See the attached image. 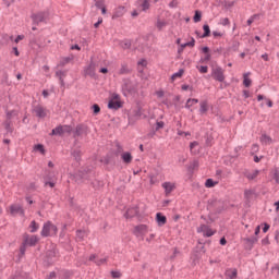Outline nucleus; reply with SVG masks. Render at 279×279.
<instances>
[{"mask_svg":"<svg viewBox=\"0 0 279 279\" xmlns=\"http://www.w3.org/2000/svg\"><path fill=\"white\" fill-rule=\"evenodd\" d=\"M207 210H215L216 215H221L226 210V201L213 197L207 201Z\"/></svg>","mask_w":279,"mask_h":279,"instance_id":"nucleus-1","label":"nucleus"},{"mask_svg":"<svg viewBox=\"0 0 279 279\" xmlns=\"http://www.w3.org/2000/svg\"><path fill=\"white\" fill-rule=\"evenodd\" d=\"M58 254H60V251H58L56 246L49 248L43 257V266L46 268L53 267L56 258H58Z\"/></svg>","mask_w":279,"mask_h":279,"instance_id":"nucleus-2","label":"nucleus"},{"mask_svg":"<svg viewBox=\"0 0 279 279\" xmlns=\"http://www.w3.org/2000/svg\"><path fill=\"white\" fill-rule=\"evenodd\" d=\"M138 93V85L130 78H124L122 84V95L128 97V95L134 96Z\"/></svg>","mask_w":279,"mask_h":279,"instance_id":"nucleus-3","label":"nucleus"},{"mask_svg":"<svg viewBox=\"0 0 279 279\" xmlns=\"http://www.w3.org/2000/svg\"><path fill=\"white\" fill-rule=\"evenodd\" d=\"M90 173H93V167L87 166L81 168L75 174L74 180L75 182L82 183L84 180H88L90 178Z\"/></svg>","mask_w":279,"mask_h":279,"instance_id":"nucleus-4","label":"nucleus"},{"mask_svg":"<svg viewBox=\"0 0 279 279\" xmlns=\"http://www.w3.org/2000/svg\"><path fill=\"white\" fill-rule=\"evenodd\" d=\"M107 108L109 110H120V108H123L121 96L117 93H113L108 101Z\"/></svg>","mask_w":279,"mask_h":279,"instance_id":"nucleus-5","label":"nucleus"},{"mask_svg":"<svg viewBox=\"0 0 279 279\" xmlns=\"http://www.w3.org/2000/svg\"><path fill=\"white\" fill-rule=\"evenodd\" d=\"M97 68V63L93 61V57L90 58L89 64L84 66L83 75L84 77H92V80H97V73L95 72Z\"/></svg>","mask_w":279,"mask_h":279,"instance_id":"nucleus-6","label":"nucleus"},{"mask_svg":"<svg viewBox=\"0 0 279 279\" xmlns=\"http://www.w3.org/2000/svg\"><path fill=\"white\" fill-rule=\"evenodd\" d=\"M23 241H26L27 247H36L38 241H40V238H38V235H29V233H24Z\"/></svg>","mask_w":279,"mask_h":279,"instance_id":"nucleus-7","label":"nucleus"},{"mask_svg":"<svg viewBox=\"0 0 279 279\" xmlns=\"http://www.w3.org/2000/svg\"><path fill=\"white\" fill-rule=\"evenodd\" d=\"M100 162L102 165H111V167H114L117 165V159L114 158V151H109L105 156L100 158Z\"/></svg>","mask_w":279,"mask_h":279,"instance_id":"nucleus-8","label":"nucleus"},{"mask_svg":"<svg viewBox=\"0 0 279 279\" xmlns=\"http://www.w3.org/2000/svg\"><path fill=\"white\" fill-rule=\"evenodd\" d=\"M47 16H48L47 12L33 13L31 15L33 25H40V23H45V21H47Z\"/></svg>","mask_w":279,"mask_h":279,"instance_id":"nucleus-9","label":"nucleus"},{"mask_svg":"<svg viewBox=\"0 0 279 279\" xmlns=\"http://www.w3.org/2000/svg\"><path fill=\"white\" fill-rule=\"evenodd\" d=\"M211 77L216 80V82H225L226 75H223V69L221 66L213 68Z\"/></svg>","mask_w":279,"mask_h":279,"instance_id":"nucleus-10","label":"nucleus"},{"mask_svg":"<svg viewBox=\"0 0 279 279\" xmlns=\"http://www.w3.org/2000/svg\"><path fill=\"white\" fill-rule=\"evenodd\" d=\"M87 132H88V126L84 123H80L76 125L73 132V138H77L78 136L87 134Z\"/></svg>","mask_w":279,"mask_h":279,"instance_id":"nucleus-11","label":"nucleus"},{"mask_svg":"<svg viewBox=\"0 0 279 279\" xmlns=\"http://www.w3.org/2000/svg\"><path fill=\"white\" fill-rule=\"evenodd\" d=\"M202 53H205V57L199 59V63L204 64L205 62H210L213 54H210V47L204 46L201 48Z\"/></svg>","mask_w":279,"mask_h":279,"instance_id":"nucleus-12","label":"nucleus"},{"mask_svg":"<svg viewBox=\"0 0 279 279\" xmlns=\"http://www.w3.org/2000/svg\"><path fill=\"white\" fill-rule=\"evenodd\" d=\"M138 215H140L138 206H134L126 210V213L124 214V217L126 219H133V217H138Z\"/></svg>","mask_w":279,"mask_h":279,"instance_id":"nucleus-13","label":"nucleus"},{"mask_svg":"<svg viewBox=\"0 0 279 279\" xmlns=\"http://www.w3.org/2000/svg\"><path fill=\"white\" fill-rule=\"evenodd\" d=\"M40 234L44 238L51 236V221L44 223Z\"/></svg>","mask_w":279,"mask_h":279,"instance_id":"nucleus-14","label":"nucleus"},{"mask_svg":"<svg viewBox=\"0 0 279 279\" xmlns=\"http://www.w3.org/2000/svg\"><path fill=\"white\" fill-rule=\"evenodd\" d=\"M155 220L157 222V226L159 228H162V226H165L167 223V216H165L162 213H157Z\"/></svg>","mask_w":279,"mask_h":279,"instance_id":"nucleus-15","label":"nucleus"},{"mask_svg":"<svg viewBox=\"0 0 279 279\" xmlns=\"http://www.w3.org/2000/svg\"><path fill=\"white\" fill-rule=\"evenodd\" d=\"M125 12H128L125 7H123V5L118 7L113 12L112 20L114 21L116 19H121V16H123V14H125Z\"/></svg>","mask_w":279,"mask_h":279,"instance_id":"nucleus-16","label":"nucleus"},{"mask_svg":"<svg viewBox=\"0 0 279 279\" xmlns=\"http://www.w3.org/2000/svg\"><path fill=\"white\" fill-rule=\"evenodd\" d=\"M203 256H204V254L199 251V246H196L193 250V255H192L193 263H199V260H202Z\"/></svg>","mask_w":279,"mask_h":279,"instance_id":"nucleus-17","label":"nucleus"},{"mask_svg":"<svg viewBox=\"0 0 279 279\" xmlns=\"http://www.w3.org/2000/svg\"><path fill=\"white\" fill-rule=\"evenodd\" d=\"M145 232H147V225H137L134 228L133 234L138 236L140 234H145Z\"/></svg>","mask_w":279,"mask_h":279,"instance_id":"nucleus-18","label":"nucleus"},{"mask_svg":"<svg viewBox=\"0 0 279 279\" xmlns=\"http://www.w3.org/2000/svg\"><path fill=\"white\" fill-rule=\"evenodd\" d=\"M133 156H132V153L130 151H124L121 154V160L122 162H124V165H130L133 160Z\"/></svg>","mask_w":279,"mask_h":279,"instance_id":"nucleus-19","label":"nucleus"},{"mask_svg":"<svg viewBox=\"0 0 279 279\" xmlns=\"http://www.w3.org/2000/svg\"><path fill=\"white\" fill-rule=\"evenodd\" d=\"M10 213L11 215H25V210H23V207L21 205H11L10 206Z\"/></svg>","mask_w":279,"mask_h":279,"instance_id":"nucleus-20","label":"nucleus"},{"mask_svg":"<svg viewBox=\"0 0 279 279\" xmlns=\"http://www.w3.org/2000/svg\"><path fill=\"white\" fill-rule=\"evenodd\" d=\"M162 189H165L166 195H171V193L173 192V189H175V185L172 184L171 182H163Z\"/></svg>","mask_w":279,"mask_h":279,"instance_id":"nucleus-21","label":"nucleus"},{"mask_svg":"<svg viewBox=\"0 0 279 279\" xmlns=\"http://www.w3.org/2000/svg\"><path fill=\"white\" fill-rule=\"evenodd\" d=\"M56 77L59 78L61 88H64L65 84H64V78L63 77H66V72H64L62 70H59V71L56 72Z\"/></svg>","mask_w":279,"mask_h":279,"instance_id":"nucleus-22","label":"nucleus"},{"mask_svg":"<svg viewBox=\"0 0 279 279\" xmlns=\"http://www.w3.org/2000/svg\"><path fill=\"white\" fill-rule=\"evenodd\" d=\"M258 173H260L259 170H254L253 173L245 170L243 172V175H244V178H247L248 180H256V178H258Z\"/></svg>","mask_w":279,"mask_h":279,"instance_id":"nucleus-23","label":"nucleus"},{"mask_svg":"<svg viewBox=\"0 0 279 279\" xmlns=\"http://www.w3.org/2000/svg\"><path fill=\"white\" fill-rule=\"evenodd\" d=\"M34 111L36 113V117H38L39 119H45V117H47L45 108H43L41 106L35 107Z\"/></svg>","mask_w":279,"mask_h":279,"instance_id":"nucleus-24","label":"nucleus"},{"mask_svg":"<svg viewBox=\"0 0 279 279\" xmlns=\"http://www.w3.org/2000/svg\"><path fill=\"white\" fill-rule=\"evenodd\" d=\"M238 276L239 270H236V268L226 270V277L228 279H236Z\"/></svg>","mask_w":279,"mask_h":279,"instance_id":"nucleus-25","label":"nucleus"},{"mask_svg":"<svg viewBox=\"0 0 279 279\" xmlns=\"http://www.w3.org/2000/svg\"><path fill=\"white\" fill-rule=\"evenodd\" d=\"M64 131L62 130V125H58L57 128L51 130L50 136H62Z\"/></svg>","mask_w":279,"mask_h":279,"instance_id":"nucleus-26","label":"nucleus"},{"mask_svg":"<svg viewBox=\"0 0 279 279\" xmlns=\"http://www.w3.org/2000/svg\"><path fill=\"white\" fill-rule=\"evenodd\" d=\"M243 86L250 88L252 86V78H250V72L243 74Z\"/></svg>","mask_w":279,"mask_h":279,"instance_id":"nucleus-27","label":"nucleus"},{"mask_svg":"<svg viewBox=\"0 0 279 279\" xmlns=\"http://www.w3.org/2000/svg\"><path fill=\"white\" fill-rule=\"evenodd\" d=\"M90 185L93 189H95V191H99V189H104V181L95 179L92 181Z\"/></svg>","mask_w":279,"mask_h":279,"instance_id":"nucleus-28","label":"nucleus"},{"mask_svg":"<svg viewBox=\"0 0 279 279\" xmlns=\"http://www.w3.org/2000/svg\"><path fill=\"white\" fill-rule=\"evenodd\" d=\"M203 34L199 36V38H208L210 37V26L208 24L203 25Z\"/></svg>","mask_w":279,"mask_h":279,"instance_id":"nucleus-29","label":"nucleus"},{"mask_svg":"<svg viewBox=\"0 0 279 279\" xmlns=\"http://www.w3.org/2000/svg\"><path fill=\"white\" fill-rule=\"evenodd\" d=\"M218 184H219V182H217L210 178L205 181L206 189H215V186H217Z\"/></svg>","mask_w":279,"mask_h":279,"instance_id":"nucleus-30","label":"nucleus"},{"mask_svg":"<svg viewBox=\"0 0 279 279\" xmlns=\"http://www.w3.org/2000/svg\"><path fill=\"white\" fill-rule=\"evenodd\" d=\"M7 121H12V117H19V111L13 109L11 111H5Z\"/></svg>","mask_w":279,"mask_h":279,"instance_id":"nucleus-31","label":"nucleus"},{"mask_svg":"<svg viewBox=\"0 0 279 279\" xmlns=\"http://www.w3.org/2000/svg\"><path fill=\"white\" fill-rule=\"evenodd\" d=\"M213 143H215V137H213L210 134L205 135V145L206 147H213Z\"/></svg>","mask_w":279,"mask_h":279,"instance_id":"nucleus-32","label":"nucleus"},{"mask_svg":"<svg viewBox=\"0 0 279 279\" xmlns=\"http://www.w3.org/2000/svg\"><path fill=\"white\" fill-rule=\"evenodd\" d=\"M71 156L76 160V162H80L82 160V150L80 149H74L71 151Z\"/></svg>","mask_w":279,"mask_h":279,"instance_id":"nucleus-33","label":"nucleus"},{"mask_svg":"<svg viewBox=\"0 0 279 279\" xmlns=\"http://www.w3.org/2000/svg\"><path fill=\"white\" fill-rule=\"evenodd\" d=\"M216 232L217 231L211 230L210 227L207 226L205 232L203 233V236H205L206 239H210V236H215Z\"/></svg>","mask_w":279,"mask_h":279,"instance_id":"nucleus-34","label":"nucleus"},{"mask_svg":"<svg viewBox=\"0 0 279 279\" xmlns=\"http://www.w3.org/2000/svg\"><path fill=\"white\" fill-rule=\"evenodd\" d=\"M25 252H27V241L22 242V244L20 246L19 258H21L22 256H25Z\"/></svg>","mask_w":279,"mask_h":279,"instance_id":"nucleus-35","label":"nucleus"},{"mask_svg":"<svg viewBox=\"0 0 279 279\" xmlns=\"http://www.w3.org/2000/svg\"><path fill=\"white\" fill-rule=\"evenodd\" d=\"M182 75H184V69H180L178 72L173 73L171 75V82H175V80L182 77Z\"/></svg>","mask_w":279,"mask_h":279,"instance_id":"nucleus-36","label":"nucleus"},{"mask_svg":"<svg viewBox=\"0 0 279 279\" xmlns=\"http://www.w3.org/2000/svg\"><path fill=\"white\" fill-rule=\"evenodd\" d=\"M29 228H31V233L34 234L35 232H38V228H40V225H38L36 220H32Z\"/></svg>","mask_w":279,"mask_h":279,"instance_id":"nucleus-37","label":"nucleus"},{"mask_svg":"<svg viewBox=\"0 0 279 279\" xmlns=\"http://www.w3.org/2000/svg\"><path fill=\"white\" fill-rule=\"evenodd\" d=\"M4 130L9 133L12 134L14 132V128H12V121L5 120L4 121Z\"/></svg>","mask_w":279,"mask_h":279,"instance_id":"nucleus-38","label":"nucleus"},{"mask_svg":"<svg viewBox=\"0 0 279 279\" xmlns=\"http://www.w3.org/2000/svg\"><path fill=\"white\" fill-rule=\"evenodd\" d=\"M35 151H39V154H41L43 156H45V154H47V150H45V145L43 144H36L34 146Z\"/></svg>","mask_w":279,"mask_h":279,"instance_id":"nucleus-39","label":"nucleus"},{"mask_svg":"<svg viewBox=\"0 0 279 279\" xmlns=\"http://www.w3.org/2000/svg\"><path fill=\"white\" fill-rule=\"evenodd\" d=\"M199 106H201L199 112L202 114L206 113V111L208 110V101L203 100V101H201Z\"/></svg>","mask_w":279,"mask_h":279,"instance_id":"nucleus-40","label":"nucleus"},{"mask_svg":"<svg viewBox=\"0 0 279 279\" xmlns=\"http://www.w3.org/2000/svg\"><path fill=\"white\" fill-rule=\"evenodd\" d=\"M71 60H73V54H71V57L62 58L59 63V66H66V64H69V62H71Z\"/></svg>","mask_w":279,"mask_h":279,"instance_id":"nucleus-41","label":"nucleus"},{"mask_svg":"<svg viewBox=\"0 0 279 279\" xmlns=\"http://www.w3.org/2000/svg\"><path fill=\"white\" fill-rule=\"evenodd\" d=\"M132 72V70H130V68H128V65L122 64L121 69L119 71L120 75H128Z\"/></svg>","mask_w":279,"mask_h":279,"instance_id":"nucleus-42","label":"nucleus"},{"mask_svg":"<svg viewBox=\"0 0 279 279\" xmlns=\"http://www.w3.org/2000/svg\"><path fill=\"white\" fill-rule=\"evenodd\" d=\"M17 276L19 279H32L29 276V272L23 271V270H17Z\"/></svg>","mask_w":279,"mask_h":279,"instance_id":"nucleus-43","label":"nucleus"},{"mask_svg":"<svg viewBox=\"0 0 279 279\" xmlns=\"http://www.w3.org/2000/svg\"><path fill=\"white\" fill-rule=\"evenodd\" d=\"M197 167H199V161H198V160H194V161L187 167V171H190L191 173H193V171H195V169H197Z\"/></svg>","mask_w":279,"mask_h":279,"instance_id":"nucleus-44","label":"nucleus"},{"mask_svg":"<svg viewBox=\"0 0 279 279\" xmlns=\"http://www.w3.org/2000/svg\"><path fill=\"white\" fill-rule=\"evenodd\" d=\"M193 21H194L195 23H199V22L202 21V11L196 10V11L194 12Z\"/></svg>","mask_w":279,"mask_h":279,"instance_id":"nucleus-45","label":"nucleus"},{"mask_svg":"<svg viewBox=\"0 0 279 279\" xmlns=\"http://www.w3.org/2000/svg\"><path fill=\"white\" fill-rule=\"evenodd\" d=\"M131 116L135 117L137 120L143 117V112L141 111V107H137V109H134L131 112Z\"/></svg>","mask_w":279,"mask_h":279,"instance_id":"nucleus-46","label":"nucleus"},{"mask_svg":"<svg viewBox=\"0 0 279 279\" xmlns=\"http://www.w3.org/2000/svg\"><path fill=\"white\" fill-rule=\"evenodd\" d=\"M84 236H86V231L82 229L76 230V239H78V241H84Z\"/></svg>","mask_w":279,"mask_h":279,"instance_id":"nucleus-47","label":"nucleus"},{"mask_svg":"<svg viewBox=\"0 0 279 279\" xmlns=\"http://www.w3.org/2000/svg\"><path fill=\"white\" fill-rule=\"evenodd\" d=\"M244 241L246 243H250L251 247H254V243L258 242V238L256 236L245 238Z\"/></svg>","mask_w":279,"mask_h":279,"instance_id":"nucleus-48","label":"nucleus"},{"mask_svg":"<svg viewBox=\"0 0 279 279\" xmlns=\"http://www.w3.org/2000/svg\"><path fill=\"white\" fill-rule=\"evenodd\" d=\"M92 110H93V116L97 117V114H99V112H101V107H99L97 104H94L92 106Z\"/></svg>","mask_w":279,"mask_h":279,"instance_id":"nucleus-49","label":"nucleus"},{"mask_svg":"<svg viewBox=\"0 0 279 279\" xmlns=\"http://www.w3.org/2000/svg\"><path fill=\"white\" fill-rule=\"evenodd\" d=\"M63 134H73V126L71 125H62Z\"/></svg>","mask_w":279,"mask_h":279,"instance_id":"nucleus-50","label":"nucleus"},{"mask_svg":"<svg viewBox=\"0 0 279 279\" xmlns=\"http://www.w3.org/2000/svg\"><path fill=\"white\" fill-rule=\"evenodd\" d=\"M1 84H5L7 86H10V80H9V76H8V72H5V71L2 74Z\"/></svg>","mask_w":279,"mask_h":279,"instance_id":"nucleus-51","label":"nucleus"},{"mask_svg":"<svg viewBox=\"0 0 279 279\" xmlns=\"http://www.w3.org/2000/svg\"><path fill=\"white\" fill-rule=\"evenodd\" d=\"M95 1V7L97 10H101L104 7H106V1L104 0H94Z\"/></svg>","mask_w":279,"mask_h":279,"instance_id":"nucleus-52","label":"nucleus"},{"mask_svg":"<svg viewBox=\"0 0 279 279\" xmlns=\"http://www.w3.org/2000/svg\"><path fill=\"white\" fill-rule=\"evenodd\" d=\"M128 121H129V125H134V123L138 121V118H135L134 116H131V113H129Z\"/></svg>","mask_w":279,"mask_h":279,"instance_id":"nucleus-53","label":"nucleus"},{"mask_svg":"<svg viewBox=\"0 0 279 279\" xmlns=\"http://www.w3.org/2000/svg\"><path fill=\"white\" fill-rule=\"evenodd\" d=\"M162 128H165V123L162 121H156V124H155V132H158V130H162Z\"/></svg>","mask_w":279,"mask_h":279,"instance_id":"nucleus-54","label":"nucleus"},{"mask_svg":"<svg viewBox=\"0 0 279 279\" xmlns=\"http://www.w3.org/2000/svg\"><path fill=\"white\" fill-rule=\"evenodd\" d=\"M186 47H189L186 43L181 44V45L178 47V54H179V56H182V53H184V49H186Z\"/></svg>","mask_w":279,"mask_h":279,"instance_id":"nucleus-55","label":"nucleus"},{"mask_svg":"<svg viewBox=\"0 0 279 279\" xmlns=\"http://www.w3.org/2000/svg\"><path fill=\"white\" fill-rule=\"evenodd\" d=\"M253 195H254L253 190H245V191H244V197H245L247 201L252 199V196H253Z\"/></svg>","mask_w":279,"mask_h":279,"instance_id":"nucleus-56","label":"nucleus"},{"mask_svg":"<svg viewBox=\"0 0 279 279\" xmlns=\"http://www.w3.org/2000/svg\"><path fill=\"white\" fill-rule=\"evenodd\" d=\"M262 143H271V136L267 135V134H263L260 137Z\"/></svg>","mask_w":279,"mask_h":279,"instance_id":"nucleus-57","label":"nucleus"},{"mask_svg":"<svg viewBox=\"0 0 279 279\" xmlns=\"http://www.w3.org/2000/svg\"><path fill=\"white\" fill-rule=\"evenodd\" d=\"M196 69L199 71V73H208V65H197Z\"/></svg>","mask_w":279,"mask_h":279,"instance_id":"nucleus-58","label":"nucleus"},{"mask_svg":"<svg viewBox=\"0 0 279 279\" xmlns=\"http://www.w3.org/2000/svg\"><path fill=\"white\" fill-rule=\"evenodd\" d=\"M110 274H111V278L113 279L121 278L122 276L121 271L119 270H111Z\"/></svg>","mask_w":279,"mask_h":279,"instance_id":"nucleus-59","label":"nucleus"},{"mask_svg":"<svg viewBox=\"0 0 279 279\" xmlns=\"http://www.w3.org/2000/svg\"><path fill=\"white\" fill-rule=\"evenodd\" d=\"M223 3H225L226 10H230V8H233L235 1L223 0Z\"/></svg>","mask_w":279,"mask_h":279,"instance_id":"nucleus-60","label":"nucleus"},{"mask_svg":"<svg viewBox=\"0 0 279 279\" xmlns=\"http://www.w3.org/2000/svg\"><path fill=\"white\" fill-rule=\"evenodd\" d=\"M206 228H208V225H201V226L196 229V232H197L198 234H202V232H203V234H204V232H206Z\"/></svg>","mask_w":279,"mask_h":279,"instance_id":"nucleus-61","label":"nucleus"},{"mask_svg":"<svg viewBox=\"0 0 279 279\" xmlns=\"http://www.w3.org/2000/svg\"><path fill=\"white\" fill-rule=\"evenodd\" d=\"M71 276H73V272L71 270H63L62 271V278L63 279H69V278H71Z\"/></svg>","mask_w":279,"mask_h":279,"instance_id":"nucleus-62","label":"nucleus"},{"mask_svg":"<svg viewBox=\"0 0 279 279\" xmlns=\"http://www.w3.org/2000/svg\"><path fill=\"white\" fill-rule=\"evenodd\" d=\"M272 179L275 180V182H276L277 184H279V170H278V168H276V169L274 170Z\"/></svg>","mask_w":279,"mask_h":279,"instance_id":"nucleus-63","label":"nucleus"},{"mask_svg":"<svg viewBox=\"0 0 279 279\" xmlns=\"http://www.w3.org/2000/svg\"><path fill=\"white\" fill-rule=\"evenodd\" d=\"M143 12H147L149 10V0H144L142 3Z\"/></svg>","mask_w":279,"mask_h":279,"instance_id":"nucleus-64","label":"nucleus"}]
</instances>
